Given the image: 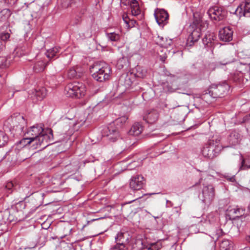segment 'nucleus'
Listing matches in <instances>:
<instances>
[{
    "label": "nucleus",
    "mask_w": 250,
    "mask_h": 250,
    "mask_svg": "<svg viewBox=\"0 0 250 250\" xmlns=\"http://www.w3.org/2000/svg\"><path fill=\"white\" fill-rule=\"evenodd\" d=\"M24 135L29 138L34 143L35 148L42 146L44 148L52 140L53 136L52 130L50 128L43 129L42 125H36L30 127L24 133Z\"/></svg>",
    "instance_id": "nucleus-1"
},
{
    "label": "nucleus",
    "mask_w": 250,
    "mask_h": 250,
    "mask_svg": "<svg viewBox=\"0 0 250 250\" xmlns=\"http://www.w3.org/2000/svg\"><path fill=\"white\" fill-rule=\"evenodd\" d=\"M92 76L96 81L104 82L109 79L112 70L111 67L104 62H96L90 67Z\"/></svg>",
    "instance_id": "nucleus-2"
},
{
    "label": "nucleus",
    "mask_w": 250,
    "mask_h": 250,
    "mask_svg": "<svg viewBox=\"0 0 250 250\" xmlns=\"http://www.w3.org/2000/svg\"><path fill=\"white\" fill-rule=\"evenodd\" d=\"M128 119L126 116H123L116 119L105 128L103 132V135L108 137L111 142H115L119 137V128L125 123Z\"/></svg>",
    "instance_id": "nucleus-3"
},
{
    "label": "nucleus",
    "mask_w": 250,
    "mask_h": 250,
    "mask_svg": "<svg viewBox=\"0 0 250 250\" xmlns=\"http://www.w3.org/2000/svg\"><path fill=\"white\" fill-rule=\"evenodd\" d=\"M222 149V146L220 143V140H209L202 149V154L207 158L212 159L217 157Z\"/></svg>",
    "instance_id": "nucleus-4"
},
{
    "label": "nucleus",
    "mask_w": 250,
    "mask_h": 250,
    "mask_svg": "<svg viewBox=\"0 0 250 250\" xmlns=\"http://www.w3.org/2000/svg\"><path fill=\"white\" fill-rule=\"evenodd\" d=\"M207 14L217 26L225 23L228 12L224 8L216 6L209 8Z\"/></svg>",
    "instance_id": "nucleus-5"
},
{
    "label": "nucleus",
    "mask_w": 250,
    "mask_h": 250,
    "mask_svg": "<svg viewBox=\"0 0 250 250\" xmlns=\"http://www.w3.org/2000/svg\"><path fill=\"white\" fill-rule=\"evenodd\" d=\"M65 90L68 97L80 98L85 95L86 87L82 83L73 82L67 84Z\"/></svg>",
    "instance_id": "nucleus-6"
},
{
    "label": "nucleus",
    "mask_w": 250,
    "mask_h": 250,
    "mask_svg": "<svg viewBox=\"0 0 250 250\" xmlns=\"http://www.w3.org/2000/svg\"><path fill=\"white\" fill-rule=\"evenodd\" d=\"M5 125L9 126L10 130L21 134L24 132V128L26 126V122L23 116H11L6 120Z\"/></svg>",
    "instance_id": "nucleus-7"
},
{
    "label": "nucleus",
    "mask_w": 250,
    "mask_h": 250,
    "mask_svg": "<svg viewBox=\"0 0 250 250\" xmlns=\"http://www.w3.org/2000/svg\"><path fill=\"white\" fill-rule=\"evenodd\" d=\"M201 20H194L189 26L190 32L188 39L187 44L189 46H192L194 43L197 42L201 35Z\"/></svg>",
    "instance_id": "nucleus-8"
},
{
    "label": "nucleus",
    "mask_w": 250,
    "mask_h": 250,
    "mask_svg": "<svg viewBox=\"0 0 250 250\" xmlns=\"http://www.w3.org/2000/svg\"><path fill=\"white\" fill-rule=\"evenodd\" d=\"M215 197V188L211 184L204 185L200 196L201 199L206 205L209 206Z\"/></svg>",
    "instance_id": "nucleus-9"
},
{
    "label": "nucleus",
    "mask_w": 250,
    "mask_h": 250,
    "mask_svg": "<svg viewBox=\"0 0 250 250\" xmlns=\"http://www.w3.org/2000/svg\"><path fill=\"white\" fill-rule=\"evenodd\" d=\"M229 86L226 82L217 84H212L210 87L209 93L213 98L221 97L227 93Z\"/></svg>",
    "instance_id": "nucleus-10"
},
{
    "label": "nucleus",
    "mask_w": 250,
    "mask_h": 250,
    "mask_svg": "<svg viewBox=\"0 0 250 250\" xmlns=\"http://www.w3.org/2000/svg\"><path fill=\"white\" fill-rule=\"evenodd\" d=\"M154 40L157 44L165 48L164 49H162L161 50V52H164V53L162 54H160L159 53H158L160 58V60L162 62H164L167 58V55L166 54L167 50L166 48L168 47L171 45L172 41L171 39L168 40L167 38H164L163 37L160 36H158L155 37Z\"/></svg>",
    "instance_id": "nucleus-11"
},
{
    "label": "nucleus",
    "mask_w": 250,
    "mask_h": 250,
    "mask_svg": "<svg viewBox=\"0 0 250 250\" xmlns=\"http://www.w3.org/2000/svg\"><path fill=\"white\" fill-rule=\"evenodd\" d=\"M145 185V180L142 175H134L130 179L129 188L134 191L141 190Z\"/></svg>",
    "instance_id": "nucleus-12"
},
{
    "label": "nucleus",
    "mask_w": 250,
    "mask_h": 250,
    "mask_svg": "<svg viewBox=\"0 0 250 250\" xmlns=\"http://www.w3.org/2000/svg\"><path fill=\"white\" fill-rule=\"evenodd\" d=\"M233 30L229 26L220 28L219 31V38L224 42H229L232 40Z\"/></svg>",
    "instance_id": "nucleus-13"
},
{
    "label": "nucleus",
    "mask_w": 250,
    "mask_h": 250,
    "mask_svg": "<svg viewBox=\"0 0 250 250\" xmlns=\"http://www.w3.org/2000/svg\"><path fill=\"white\" fill-rule=\"evenodd\" d=\"M154 16L157 23L162 26L167 23L168 20V14L164 9L157 8L154 13Z\"/></svg>",
    "instance_id": "nucleus-14"
},
{
    "label": "nucleus",
    "mask_w": 250,
    "mask_h": 250,
    "mask_svg": "<svg viewBox=\"0 0 250 250\" xmlns=\"http://www.w3.org/2000/svg\"><path fill=\"white\" fill-rule=\"evenodd\" d=\"M46 95V89L44 87L34 89L29 93V98L33 101V103H37L43 99Z\"/></svg>",
    "instance_id": "nucleus-15"
},
{
    "label": "nucleus",
    "mask_w": 250,
    "mask_h": 250,
    "mask_svg": "<svg viewBox=\"0 0 250 250\" xmlns=\"http://www.w3.org/2000/svg\"><path fill=\"white\" fill-rule=\"evenodd\" d=\"M236 14L240 17H250V1L245 0L235 11Z\"/></svg>",
    "instance_id": "nucleus-16"
},
{
    "label": "nucleus",
    "mask_w": 250,
    "mask_h": 250,
    "mask_svg": "<svg viewBox=\"0 0 250 250\" xmlns=\"http://www.w3.org/2000/svg\"><path fill=\"white\" fill-rule=\"evenodd\" d=\"M158 117V112L155 110H152L148 111L143 116V120L149 124H153L157 122Z\"/></svg>",
    "instance_id": "nucleus-17"
},
{
    "label": "nucleus",
    "mask_w": 250,
    "mask_h": 250,
    "mask_svg": "<svg viewBox=\"0 0 250 250\" xmlns=\"http://www.w3.org/2000/svg\"><path fill=\"white\" fill-rule=\"evenodd\" d=\"M130 238L131 237L127 232L120 231L117 233L115 237V240L116 242L122 244H126L129 242Z\"/></svg>",
    "instance_id": "nucleus-18"
},
{
    "label": "nucleus",
    "mask_w": 250,
    "mask_h": 250,
    "mask_svg": "<svg viewBox=\"0 0 250 250\" xmlns=\"http://www.w3.org/2000/svg\"><path fill=\"white\" fill-rule=\"evenodd\" d=\"M143 130V126L139 123H136L133 125L128 131L130 135L137 136L141 134Z\"/></svg>",
    "instance_id": "nucleus-19"
},
{
    "label": "nucleus",
    "mask_w": 250,
    "mask_h": 250,
    "mask_svg": "<svg viewBox=\"0 0 250 250\" xmlns=\"http://www.w3.org/2000/svg\"><path fill=\"white\" fill-rule=\"evenodd\" d=\"M215 37L213 34H206L202 40L203 44L205 47L210 48L214 44V39Z\"/></svg>",
    "instance_id": "nucleus-20"
},
{
    "label": "nucleus",
    "mask_w": 250,
    "mask_h": 250,
    "mask_svg": "<svg viewBox=\"0 0 250 250\" xmlns=\"http://www.w3.org/2000/svg\"><path fill=\"white\" fill-rule=\"evenodd\" d=\"M131 14L133 16H138L141 13L138 2L136 0H131L129 2Z\"/></svg>",
    "instance_id": "nucleus-21"
},
{
    "label": "nucleus",
    "mask_w": 250,
    "mask_h": 250,
    "mask_svg": "<svg viewBox=\"0 0 250 250\" xmlns=\"http://www.w3.org/2000/svg\"><path fill=\"white\" fill-rule=\"evenodd\" d=\"M47 64L48 62H45L42 60H39L34 64L33 70L36 73L42 72Z\"/></svg>",
    "instance_id": "nucleus-22"
},
{
    "label": "nucleus",
    "mask_w": 250,
    "mask_h": 250,
    "mask_svg": "<svg viewBox=\"0 0 250 250\" xmlns=\"http://www.w3.org/2000/svg\"><path fill=\"white\" fill-rule=\"evenodd\" d=\"M209 235L212 239L217 240L218 238L224 235V232L223 230L219 228H216L212 229L209 231Z\"/></svg>",
    "instance_id": "nucleus-23"
},
{
    "label": "nucleus",
    "mask_w": 250,
    "mask_h": 250,
    "mask_svg": "<svg viewBox=\"0 0 250 250\" xmlns=\"http://www.w3.org/2000/svg\"><path fill=\"white\" fill-rule=\"evenodd\" d=\"M230 215H233L234 218H239L243 215L245 212V210L242 208L236 207L229 210Z\"/></svg>",
    "instance_id": "nucleus-24"
},
{
    "label": "nucleus",
    "mask_w": 250,
    "mask_h": 250,
    "mask_svg": "<svg viewBox=\"0 0 250 250\" xmlns=\"http://www.w3.org/2000/svg\"><path fill=\"white\" fill-rule=\"evenodd\" d=\"M61 48L58 46H55L52 48L47 50L46 52V57L51 60L53 58L57 56L58 53H59Z\"/></svg>",
    "instance_id": "nucleus-25"
},
{
    "label": "nucleus",
    "mask_w": 250,
    "mask_h": 250,
    "mask_svg": "<svg viewBox=\"0 0 250 250\" xmlns=\"http://www.w3.org/2000/svg\"><path fill=\"white\" fill-rule=\"evenodd\" d=\"M220 250H233V243L228 239L222 240L220 244Z\"/></svg>",
    "instance_id": "nucleus-26"
},
{
    "label": "nucleus",
    "mask_w": 250,
    "mask_h": 250,
    "mask_svg": "<svg viewBox=\"0 0 250 250\" xmlns=\"http://www.w3.org/2000/svg\"><path fill=\"white\" fill-rule=\"evenodd\" d=\"M32 144L34 143L31 141L29 138L25 136V138L21 140L16 144V148H22L26 146L27 145Z\"/></svg>",
    "instance_id": "nucleus-27"
},
{
    "label": "nucleus",
    "mask_w": 250,
    "mask_h": 250,
    "mask_svg": "<svg viewBox=\"0 0 250 250\" xmlns=\"http://www.w3.org/2000/svg\"><path fill=\"white\" fill-rule=\"evenodd\" d=\"M106 37L108 40L112 42H118L120 41L121 36L119 34L115 32H106Z\"/></svg>",
    "instance_id": "nucleus-28"
},
{
    "label": "nucleus",
    "mask_w": 250,
    "mask_h": 250,
    "mask_svg": "<svg viewBox=\"0 0 250 250\" xmlns=\"http://www.w3.org/2000/svg\"><path fill=\"white\" fill-rule=\"evenodd\" d=\"M11 12L9 9L5 8L0 12V22L6 21L11 16Z\"/></svg>",
    "instance_id": "nucleus-29"
},
{
    "label": "nucleus",
    "mask_w": 250,
    "mask_h": 250,
    "mask_svg": "<svg viewBox=\"0 0 250 250\" xmlns=\"http://www.w3.org/2000/svg\"><path fill=\"white\" fill-rule=\"evenodd\" d=\"M135 75L136 77L144 78L146 75V70L143 67L137 65L136 68Z\"/></svg>",
    "instance_id": "nucleus-30"
},
{
    "label": "nucleus",
    "mask_w": 250,
    "mask_h": 250,
    "mask_svg": "<svg viewBox=\"0 0 250 250\" xmlns=\"http://www.w3.org/2000/svg\"><path fill=\"white\" fill-rule=\"evenodd\" d=\"M143 248L148 250H159L161 248V245L160 243H153L143 246Z\"/></svg>",
    "instance_id": "nucleus-31"
},
{
    "label": "nucleus",
    "mask_w": 250,
    "mask_h": 250,
    "mask_svg": "<svg viewBox=\"0 0 250 250\" xmlns=\"http://www.w3.org/2000/svg\"><path fill=\"white\" fill-rule=\"evenodd\" d=\"M67 76L69 79H74L80 77V75L78 74L77 70L74 67H72L69 69Z\"/></svg>",
    "instance_id": "nucleus-32"
},
{
    "label": "nucleus",
    "mask_w": 250,
    "mask_h": 250,
    "mask_svg": "<svg viewBox=\"0 0 250 250\" xmlns=\"http://www.w3.org/2000/svg\"><path fill=\"white\" fill-rule=\"evenodd\" d=\"M10 58L7 57L6 58H2L1 60V63L0 64V68L1 69L6 68L10 64L11 60Z\"/></svg>",
    "instance_id": "nucleus-33"
},
{
    "label": "nucleus",
    "mask_w": 250,
    "mask_h": 250,
    "mask_svg": "<svg viewBox=\"0 0 250 250\" xmlns=\"http://www.w3.org/2000/svg\"><path fill=\"white\" fill-rule=\"evenodd\" d=\"M111 250H128V248L126 244L117 242L116 244L111 249Z\"/></svg>",
    "instance_id": "nucleus-34"
},
{
    "label": "nucleus",
    "mask_w": 250,
    "mask_h": 250,
    "mask_svg": "<svg viewBox=\"0 0 250 250\" xmlns=\"http://www.w3.org/2000/svg\"><path fill=\"white\" fill-rule=\"evenodd\" d=\"M16 185H14L11 181L6 183L5 189L7 190L8 193H11L15 189Z\"/></svg>",
    "instance_id": "nucleus-35"
},
{
    "label": "nucleus",
    "mask_w": 250,
    "mask_h": 250,
    "mask_svg": "<svg viewBox=\"0 0 250 250\" xmlns=\"http://www.w3.org/2000/svg\"><path fill=\"white\" fill-rule=\"evenodd\" d=\"M8 140V137L2 131H0V147L4 146Z\"/></svg>",
    "instance_id": "nucleus-36"
},
{
    "label": "nucleus",
    "mask_w": 250,
    "mask_h": 250,
    "mask_svg": "<svg viewBox=\"0 0 250 250\" xmlns=\"http://www.w3.org/2000/svg\"><path fill=\"white\" fill-rule=\"evenodd\" d=\"M126 65V59L122 58L119 59L117 62V66L119 69H122Z\"/></svg>",
    "instance_id": "nucleus-37"
},
{
    "label": "nucleus",
    "mask_w": 250,
    "mask_h": 250,
    "mask_svg": "<svg viewBox=\"0 0 250 250\" xmlns=\"http://www.w3.org/2000/svg\"><path fill=\"white\" fill-rule=\"evenodd\" d=\"M147 195H148L147 194H146V193H143L142 195H138V194H134V196H133V197H134V199L130 201L127 202L126 203V204H130L133 202L139 201V200L142 199L144 196H146Z\"/></svg>",
    "instance_id": "nucleus-38"
},
{
    "label": "nucleus",
    "mask_w": 250,
    "mask_h": 250,
    "mask_svg": "<svg viewBox=\"0 0 250 250\" xmlns=\"http://www.w3.org/2000/svg\"><path fill=\"white\" fill-rule=\"evenodd\" d=\"M241 166L240 169L241 170H245L250 168V165H247L245 164V159L243 157L242 155L240 156Z\"/></svg>",
    "instance_id": "nucleus-39"
},
{
    "label": "nucleus",
    "mask_w": 250,
    "mask_h": 250,
    "mask_svg": "<svg viewBox=\"0 0 250 250\" xmlns=\"http://www.w3.org/2000/svg\"><path fill=\"white\" fill-rule=\"evenodd\" d=\"M163 87L164 91L166 92H172L174 91V89L167 82L163 83Z\"/></svg>",
    "instance_id": "nucleus-40"
},
{
    "label": "nucleus",
    "mask_w": 250,
    "mask_h": 250,
    "mask_svg": "<svg viewBox=\"0 0 250 250\" xmlns=\"http://www.w3.org/2000/svg\"><path fill=\"white\" fill-rule=\"evenodd\" d=\"M233 61V60H229V61H228V60H224L221 62H218L216 63V67H220L221 66V65H227L228 64H229L231 62H232Z\"/></svg>",
    "instance_id": "nucleus-41"
},
{
    "label": "nucleus",
    "mask_w": 250,
    "mask_h": 250,
    "mask_svg": "<svg viewBox=\"0 0 250 250\" xmlns=\"http://www.w3.org/2000/svg\"><path fill=\"white\" fill-rule=\"evenodd\" d=\"M10 36V34L8 33H1L0 34V41H1L2 42L6 41L7 40L9 39Z\"/></svg>",
    "instance_id": "nucleus-42"
},
{
    "label": "nucleus",
    "mask_w": 250,
    "mask_h": 250,
    "mask_svg": "<svg viewBox=\"0 0 250 250\" xmlns=\"http://www.w3.org/2000/svg\"><path fill=\"white\" fill-rule=\"evenodd\" d=\"M75 2L74 0H63L62 4L63 7H68Z\"/></svg>",
    "instance_id": "nucleus-43"
},
{
    "label": "nucleus",
    "mask_w": 250,
    "mask_h": 250,
    "mask_svg": "<svg viewBox=\"0 0 250 250\" xmlns=\"http://www.w3.org/2000/svg\"><path fill=\"white\" fill-rule=\"evenodd\" d=\"M125 84L126 86H130L132 82L131 81L130 78L128 75H126L125 78Z\"/></svg>",
    "instance_id": "nucleus-44"
},
{
    "label": "nucleus",
    "mask_w": 250,
    "mask_h": 250,
    "mask_svg": "<svg viewBox=\"0 0 250 250\" xmlns=\"http://www.w3.org/2000/svg\"><path fill=\"white\" fill-rule=\"evenodd\" d=\"M123 19L125 23H126L127 24H128L129 22H128V16L127 15L124 14L123 15Z\"/></svg>",
    "instance_id": "nucleus-45"
},
{
    "label": "nucleus",
    "mask_w": 250,
    "mask_h": 250,
    "mask_svg": "<svg viewBox=\"0 0 250 250\" xmlns=\"http://www.w3.org/2000/svg\"><path fill=\"white\" fill-rule=\"evenodd\" d=\"M5 48V44L3 42L0 41V52L3 50Z\"/></svg>",
    "instance_id": "nucleus-46"
},
{
    "label": "nucleus",
    "mask_w": 250,
    "mask_h": 250,
    "mask_svg": "<svg viewBox=\"0 0 250 250\" xmlns=\"http://www.w3.org/2000/svg\"><path fill=\"white\" fill-rule=\"evenodd\" d=\"M99 219H100V218H97V219H92V220H90V221H88L87 222V223L88 224V223H89L90 222H93V221H94L98 220H99Z\"/></svg>",
    "instance_id": "nucleus-47"
},
{
    "label": "nucleus",
    "mask_w": 250,
    "mask_h": 250,
    "mask_svg": "<svg viewBox=\"0 0 250 250\" xmlns=\"http://www.w3.org/2000/svg\"><path fill=\"white\" fill-rule=\"evenodd\" d=\"M12 220H13V219L10 216H9L8 218H7V221H9V222H11Z\"/></svg>",
    "instance_id": "nucleus-48"
},
{
    "label": "nucleus",
    "mask_w": 250,
    "mask_h": 250,
    "mask_svg": "<svg viewBox=\"0 0 250 250\" xmlns=\"http://www.w3.org/2000/svg\"><path fill=\"white\" fill-rule=\"evenodd\" d=\"M4 213L5 214H9V211L8 210H6L5 212H4Z\"/></svg>",
    "instance_id": "nucleus-49"
},
{
    "label": "nucleus",
    "mask_w": 250,
    "mask_h": 250,
    "mask_svg": "<svg viewBox=\"0 0 250 250\" xmlns=\"http://www.w3.org/2000/svg\"><path fill=\"white\" fill-rule=\"evenodd\" d=\"M137 242H138V243H141V244L142 245H143V242H142V241H138Z\"/></svg>",
    "instance_id": "nucleus-50"
},
{
    "label": "nucleus",
    "mask_w": 250,
    "mask_h": 250,
    "mask_svg": "<svg viewBox=\"0 0 250 250\" xmlns=\"http://www.w3.org/2000/svg\"><path fill=\"white\" fill-rule=\"evenodd\" d=\"M202 180V178H201L200 179L199 182L200 183L201 182Z\"/></svg>",
    "instance_id": "nucleus-51"
},
{
    "label": "nucleus",
    "mask_w": 250,
    "mask_h": 250,
    "mask_svg": "<svg viewBox=\"0 0 250 250\" xmlns=\"http://www.w3.org/2000/svg\"><path fill=\"white\" fill-rule=\"evenodd\" d=\"M146 200L145 199H143L142 200V202H144Z\"/></svg>",
    "instance_id": "nucleus-52"
},
{
    "label": "nucleus",
    "mask_w": 250,
    "mask_h": 250,
    "mask_svg": "<svg viewBox=\"0 0 250 250\" xmlns=\"http://www.w3.org/2000/svg\"><path fill=\"white\" fill-rule=\"evenodd\" d=\"M212 250H214V248H212Z\"/></svg>",
    "instance_id": "nucleus-53"
},
{
    "label": "nucleus",
    "mask_w": 250,
    "mask_h": 250,
    "mask_svg": "<svg viewBox=\"0 0 250 250\" xmlns=\"http://www.w3.org/2000/svg\"><path fill=\"white\" fill-rule=\"evenodd\" d=\"M248 1H250V0H248Z\"/></svg>",
    "instance_id": "nucleus-54"
}]
</instances>
